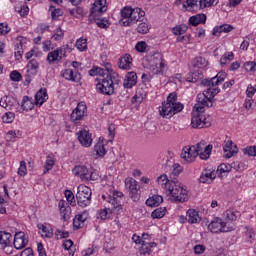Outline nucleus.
Here are the masks:
<instances>
[{
    "instance_id": "7",
    "label": "nucleus",
    "mask_w": 256,
    "mask_h": 256,
    "mask_svg": "<svg viewBox=\"0 0 256 256\" xmlns=\"http://www.w3.org/2000/svg\"><path fill=\"white\" fill-rule=\"evenodd\" d=\"M220 91L221 89L219 88L207 87L204 93L197 95L198 105H195V107H203V110L205 107H213V101H211V99H213L215 95L219 94Z\"/></svg>"
},
{
    "instance_id": "27",
    "label": "nucleus",
    "mask_w": 256,
    "mask_h": 256,
    "mask_svg": "<svg viewBox=\"0 0 256 256\" xmlns=\"http://www.w3.org/2000/svg\"><path fill=\"white\" fill-rule=\"evenodd\" d=\"M186 221L193 225L194 223H201V216L199 212L195 209H189L186 213Z\"/></svg>"
},
{
    "instance_id": "21",
    "label": "nucleus",
    "mask_w": 256,
    "mask_h": 256,
    "mask_svg": "<svg viewBox=\"0 0 256 256\" xmlns=\"http://www.w3.org/2000/svg\"><path fill=\"white\" fill-rule=\"evenodd\" d=\"M27 243H29V240L25 238V233L18 232L14 236V247L15 249H24V247H27Z\"/></svg>"
},
{
    "instance_id": "17",
    "label": "nucleus",
    "mask_w": 256,
    "mask_h": 256,
    "mask_svg": "<svg viewBox=\"0 0 256 256\" xmlns=\"http://www.w3.org/2000/svg\"><path fill=\"white\" fill-rule=\"evenodd\" d=\"M223 151L225 159H231V157H234L235 155H237V153H239V148H237V146L233 147V141L228 140L225 141Z\"/></svg>"
},
{
    "instance_id": "51",
    "label": "nucleus",
    "mask_w": 256,
    "mask_h": 256,
    "mask_svg": "<svg viewBox=\"0 0 256 256\" xmlns=\"http://www.w3.org/2000/svg\"><path fill=\"white\" fill-rule=\"evenodd\" d=\"M172 33L174 35H183V33H187V25L180 24L178 26H175L174 28H172Z\"/></svg>"
},
{
    "instance_id": "59",
    "label": "nucleus",
    "mask_w": 256,
    "mask_h": 256,
    "mask_svg": "<svg viewBox=\"0 0 256 256\" xmlns=\"http://www.w3.org/2000/svg\"><path fill=\"white\" fill-rule=\"evenodd\" d=\"M2 120H3L4 123H13V121L15 120V113H13V112H6L2 116Z\"/></svg>"
},
{
    "instance_id": "48",
    "label": "nucleus",
    "mask_w": 256,
    "mask_h": 256,
    "mask_svg": "<svg viewBox=\"0 0 256 256\" xmlns=\"http://www.w3.org/2000/svg\"><path fill=\"white\" fill-rule=\"evenodd\" d=\"M15 11H17L21 17H27V15H29V6L20 4L19 6L15 7Z\"/></svg>"
},
{
    "instance_id": "6",
    "label": "nucleus",
    "mask_w": 256,
    "mask_h": 256,
    "mask_svg": "<svg viewBox=\"0 0 256 256\" xmlns=\"http://www.w3.org/2000/svg\"><path fill=\"white\" fill-rule=\"evenodd\" d=\"M195 112L192 114L191 125L193 129H203L211 127V119L203 115V107L194 106Z\"/></svg>"
},
{
    "instance_id": "19",
    "label": "nucleus",
    "mask_w": 256,
    "mask_h": 256,
    "mask_svg": "<svg viewBox=\"0 0 256 256\" xmlns=\"http://www.w3.org/2000/svg\"><path fill=\"white\" fill-rule=\"evenodd\" d=\"M58 209L60 211L61 219L67 221L71 215V207L65 200H60L58 203Z\"/></svg>"
},
{
    "instance_id": "29",
    "label": "nucleus",
    "mask_w": 256,
    "mask_h": 256,
    "mask_svg": "<svg viewBox=\"0 0 256 256\" xmlns=\"http://www.w3.org/2000/svg\"><path fill=\"white\" fill-rule=\"evenodd\" d=\"M63 54L59 48H56L54 51L49 52L47 55V61L51 65L55 63V61H61L63 59Z\"/></svg>"
},
{
    "instance_id": "41",
    "label": "nucleus",
    "mask_w": 256,
    "mask_h": 256,
    "mask_svg": "<svg viewBox=\"0 0 256 256\" xmlns=\"http://www.w3.org/2000/svg\"><path fill=\"white\" fill-rule=\"evenodd\" d=\"M255 231L253 228L246 227V230L244 232V239L247 243H253L255 241Z\"/></svg>"
},
{
    "instance_id": "36",
    "label": "nucleus",
    "mask_w": 256,
    "mask_h": 256,
    "mask_svg": "<svg viewBox=\"0 0 256 256\" xmlns=\"http://www.w3.org/2000/svg\"><path fill=\"white\" fill-rule=\"evenodd\" d=\"M239 217H241V212L230 209V210H226L224 212V219L225 221H237V219H239Z\"/></svg>"
},
{
    "instance_id": "2",
    "label": "nucleus",
    "mask_w": 256,
    "mask_h": 256,
    "mask_svg": "<svg viewBox=\"0 0 256 256\" xmlns=\"http://www.w3.org/2000/svg\"><path fill=\"white\" fill-rule=\"evenodd\" d=\"M183 108V104L177 102V93L172 92L168 95L166 101L162 103L161 107L159 108V113L164 119H171L173 115L181 113Z\"/></svg>"
},
{
    "instance_id": "55",
    "label": "nucleus",
    "mask_w": 256,
    "mask_h": 256,
    "mask_svg": "<svg viewBox=\"0 0 256 256\" xmlns=\"http://www.w3.org/2000/svg\"><path fill=\"white\" fill-rule=\"evenodd\" d=\"M65 197H66L68 203H70V205L72 207H76L77 202L75 201V195L73 194V192L71 190L65 191Z\"/></svg>"
},
{
    "instance_id": "63",
    "label": "nucleus",
    "mask_w": 256,
    "mask_h": 256,
    "mask_svg": "<svg viewBox=\"0 0 256 256\" xmlns=\"http://www.w3.org/2000/svg\"><path fill=\"white\" fill-rule=\"evenodd\" d=\"M11 32V28L7 23H0V35H7Z\"/></svg>"
},
{
    "instance_id": "62",
    "label": "nucleus",
    "mask_w": 256,
    "mask_h": 256,
    "mask_svg": "<svg viewBox=\"0 0 256 256\" xmlns=\"http://www.w3.org/2000/svg\"><path fill=\"white\" fill-rule=\"evenodd\" d=\"M135 49L136 51H138V53H145V51H147V42L145 41H140L135 45Z\"/></svg>"
},
{
    "instance_id": "35",
    "label": "nucleus",
    "mask_w": 256,
    "mask_h": 256,
    "mask_svg": "<svg viewBox=\"0 0 256 256\" xmlns=\"http://www.w3.org/2000/svg\"><path fill=\"white\" fill-rule=\"evenodd\" d=\"M111 213H121V211H116L113 209V206L109 208H104L98 212V218L102 219V221H105V219H109L111 217Z\"/></svg>"
},
{
    "instance_id": "44",
    "label": "nucleus",
    "mask_w": 256,
    "mask_h": 256,
    "mask_svg": "<svg viewBox=\"0 0 256 256\" xmlns=\"http://www.w3.org/2000/svg\"><path fill=\"white\" fill-rule=\"evenodd\" d=\"M151 29V25H149V22H140L136 28L137 33H140L141 35H146V33Z\"/></svg>"
},
{
    "instance_id": "43",
    "label": "nucleus",
    "mask_w": 256,
    "mask_h": 256,
    "mask_svg": "<svg viewBox=\"0 0 256 256\" xmlns=\"http://www.w3.org/2000/svg\"><path fill=\"white\" fill-rule=\"evenodd\" d=\"M219 4V0H200L199 8L207 9V7H215Z\"/></svg>"
},
{
    "instance_id": "28",
    "label": "nucleus",
    "mask_w": 256,
    "mask_h": 256,
    "mask_svg": "<svg viewBox=\"0 0 256 256\" xmlns=\"http://www.w3.org/2000/svg\"><path fill=\"white\" fill-rule=\"evenodd\" d=\"M47 99H49V96H47V89L45 88H41L35 95V103L38 107H41Z\"/></svg>"
},
{
    "instance_id": "37",
    "label": "nucleus",
    "mask_w": 256,
    "mask_h": 256,
    "mask_svg": "<svg viewBox=\"0 0 256 256\" xmlns=\"http://www.w3.org/2000/svg\"><path fill=\"white\" fill-rule=\"evenodd\" d=\"M163 201V196L154 195L146 200V205L148 207H159Z\"/></svg>"
},
{
    "instance_id": "18",
    "label": "nucleus",
    "mask_w": 256,
    "mask_h": 256,
    "mask_svg": "<svg viewBox=\"0 0 256 256\" xmlns=\"http://www.w3.org/2000/svg\"><path fill=\"white\" fill-rule=\"evenodd\" d=\"M62 77L66 79V81H72L73 83H79V81H81V73L73 69L64 70L62 72Z\"/></svg>"
},
{
    "instance_id": "42",
    "label": "nucleus",
    "mask_w": 256,
    "mask_h": 256,
    "mask_svg": "<svg viewBox=\"0 0 256 256\" xmlns=\"http://www.w3.org/2000/svg\"><path fill=\"white\" fill-rule=\"evenodd\" d=\"M165 213H167V208L160 207V208L155 209L151 213V217H152V219H163V217H165Z\"/></svg>"
},
{
    "instance_id": "39",
    "label": "nucleus",
    "mask_w": 256,
    "mask_h": 256,
    "mask_svg": "<svg viewBox=\"0 0 256 256\" xmlns=\"http://www.w3.org/2000/svg\"><path fill=\"white\" fill-rule=\"evenodd\" d=\"M201 79H203V73L196 71L188 73L186 81H188V83H197V81H201Z\"/></svg>"
},
{
    "instance_id": "9",
    "label": "nucleus",
    "mask_w": 256,
    "mask_h": 256,
    "mask_svg": "<svg viewBox=\"0 0 256 256\" xmlns=\"http://www.w3.org/2000/svg\"><path fill=\"white\" fill-rule=\"evenodd\" d=\"M233 229V226H227V222H224L221 218H214L208 225V230L211 233H229Z\"/></svg>"
},
{
    "instance_id": "46",
    "label": "nucleus",
    "mask_w": 256,
    "mask_h": 256,
    "mask_svg": "<svg viewBox=\"0 0 256 256\" xmlns=\"http://www.w3.org/2000/svg\"><path fill=\"white\" fill-rule=\"evenodd\" d=\"M207 65H209V62L203 57H196L194 59V67H197L198 69H205Z\"/></svg>"
},
{
    "instance_id": "11",
    "label": "nucleus",
    "mask_w": 256,
    "mask_h": 256,
    "mask_svg": "<svg viewBox=\"0 0 256 256\" xmlns=\"http://www.w3.org/2000/svg\"><path fill=\"white\" fill-rule=\"evenodd\" d=\"M125 189L129 193V197L133 199V201H137L139 199V189H141V186L139 185V182L135 180L134 178H126L125 179Z\"/></svg>"
},
{
    "instance_id": "10",
    "label": "nucleus",
    "mask_w": 256,
    "mask_h": 256,
    "mask_svg": "<svg viewBox=\"0 0 256 256\" xmlns=\"http://www.w3.org/2000/svg\"><path fill=\"white\" fill-rule=\"evenodd\" d=\"M85 115H87V104H85V102H79L70 115V121L77 125L85 119Z\"/></svg>"
},
{
    "instance_id": "32",
    "label": "nucleus",
    "mask_w": 256,
    "mask_h": 256,
    "mask_svg": "<svg viewBox=\"0 0 256 256\" xmlns=\"http://www.w3.org/2000/svg\"><path fill=\"white\" fill-rule=\"evenodd\" d=\"M207 21V15L205 14H198L195 16H191L188 20L189 25H192L193 27H197V25H200V23H205Z\"/></svg>"
},
{
    "instance_id": "61",
    "label": "nucleus",
    "mask_w": 256,
    "mask_h": 256,
    "mask_svg": "<svg viewBox=\"0 0 256 256\" xmlns=\"http://www.w3.org/2000/svg\"><path fill=\"white\" fill-rule=\"evenodd\" d=\"M18 175H20V177H25V175H27V163L25 161L20 162Z\"/></svg>"
},
{
    "instance_id": "56",
    "label": "nucleus",
    "mask_w": 256,
    "mask_h": 256,
    "mask_svg": "<svg viewBox=\"0 0 256 256\" xmlns=\"http://www.w3.org/2000/svg\"><path fill=\"white\" fill-rule=\"evenodd\" d=\"M69 13L72 17H83V15H85V11L81 7L73 8L69 10Z\"/></svg>"
},
{
    "instance_id": "13",
    "label": "nucleus",
    "mask_w": 256,
    "mask_h": 256,
    "mask_svg": "<svg viewBox=\"0 0 256 256\" xmlns=\"http://www.w3.org/2000/svg\"><path fill=\"white\" fill-rule=\"evenodd\" d=\"M121 197H123L122 192L114 191L112 196H108L107 203L113 207L114 211H123V205H121Z\"/></svg>"
},
{
    "instance_id": "14",
    "label": "nucleus",
    "mask_w": 256,
    "mask_h": 256,
    "mask_svg": "<svg viewBox=\"0 0 256 256\" xmlns=\"http://www.w3.org/2000/svg\"><path fill=\"white\" fill-rule=\"evenodd\" d=\"M77 137L80 145L82 147H91L93 145V137L92 134L87 130H80L77 132Z\"/></svg>"
},
{
    "instance_id": "58",
    "label": "nucleus",
    "mask_w": 256,
    "mask_h": 256,
    "mask_svg": "<svg viewBox=\"0 0 256 256\" xmlns=\"http://www.w3.org/2000/svg\"><path fill=\"white\" fill-rule=\"evenodd\" d=\"M243 153L248 157H256V146H247L243 149Z\"/></svg>"
},
{
    "instance_id": "53",
    "label": "nucleus",
    "mask_w": 256,
    "mask_h": 256,
    "mask_svg": "<svg viewBox=\"0 0 256 256\" xmlns=\"http://www.w3.org/2000/svg\"><path fill=\"white\" fill-rule=\"evenodd\" d=\"M233 52H228L224 54L220 59V65H228V63H231L233 61Z\"/></svg>"
},
{
    "instance_id": "31",
    "label": "nucleus",
    "mask_w": 256,
    "mask_h": 256,
    "mask_svg": "<svg viewBox=\"0 0 256 256\" xmlns=\"http://www.w3.org/2000/svg\"><path fill=\"white\" fill-rule=\"evenodd\" d=\"M230 31H233V26L229 24H223V25L214 27L212 31V35H214V37H219L221 33H230Z\"/></svg>"
},
{
    "instance_id": "64",
    "label": "nucleus",
    "mask_w": 256,
    "mask_h": 256,
    "mask_svg": "<svg viewBox=\"0 0 256 256\" xmlns=\"http://www.w3.org/2000/svg\"><path fill=\"white\" fill-rule=\"evenodd\" d=\"M10 79L11 81L19 82L22 79L21 73H19L17 70H14L10 73Z\"/></svg>"
},
{
    "instance_id": "45",
    "label": "nucleus",
    "mask_w": 256,
    "mask_h": 256,
    "mask_svg": "<svg viewBox=\"0 0 256 256\" xmlns=\"http://www.w3.org/2000/svg\"><path fill=\"white\" fill-rule=\"evenodd\" d=\"M211 151H213V145L209 144L206 146L205 150H203L202 152H199L198 155L200 159H202L203 161H207V159L211 157Z\"/></svg>"
},
{
    "instance_id": "8",
    "label": "nucleus",
    "mask_w": 256,
    "mask_h": 256,
    "mask_svg": "<svg viewBox=\"0 0 256 256\" xmlns=\"http://www.w3.org/2000/svg\"><path fill=\"white\" fill-rule=\"evenodd\" d=\"M91 188L83 184L77 188L76 199L79 207L85 208L91 205Z\"/></svg>"
},
{
    "instance_id": "49",
    "label": "nucleus",
    "mask_w": 256,
    "mask_h": 256,
    "mask_svg": "<svg viewBox=\"0 0 256 256\" xmlns=\"http://www.w3.org/2000/svg\"><path fill=\"white\" fill-rule=\"evenodd\" d=\"M184 9H188V11H193V9H197L199 7L197 0H186L183 3Z\"/></svg>"
},
{
    "instance_id": "25",
    "label": "nucleus",
    "mask_w": 256,
    "mask_h": 256,
    "mask_svg": "<svg viewBox=\"0 0 256 256\" xmlns=\"http://www.w3.org/2000/svg\"><path fill=\"white\" fill-rule=\"evenodd\" d=\"M215 177H217L215 171L204 169L200 175L199 183H211Z\"/></svg>"
},
{
    "instance_id": "57",
    "label": "nucleus",
    "mask_w": 256,
    "mask_h": 256,
    "mask_svg": "<svg viewBox=\"0 0 256 256\" xmlns=\"http://www.w3.org/2000/svg\"><path fill=\"white\" fill-rule=\"evenodd\" d=\"M244 69L248 73H255V71H256V62L249 61V62L244 63Z\"/></svg>"
},
{
    "instance_id": "33",
    "label": "nucleus",
    "mask_w": 256,
    "mask_h": 256,
    "mask_svg": "<svg viewBox=\"0 0 256 256\" xmlns=\"http://www.w3.org/2000/svg\"><path fill=\"white\" fill-rule=\"evenodd\" d=\"M11 233L0 232V249H5L11 245Z\"/></svg>"
},
{
    "instance_id": "1",
    "label": "nucleus",
    "mask_w": 256,
    "mask_h": 256,
    "mask_svg": "<svg viewBox=\"0 0 256 256\" xmlns=\"http://www.w3.org/2000/svg\"><path fill=\"white\" fill-rule=\"evenodd\" d=\"M90 77H103L101 82L96 84V89L98 93H102V95H113L115 93V87L119 85L121 80L119 79V74L113 71L111 63H104V68L99 66H93L92 69L89 70Z\"/></svg>"
},
{
    "instance_id": "47",
    "label": "nucleus",
    "mask_w": 256,
    "mask_h": 256,
    "mask_svg": "<svg viewBox=\"0 0 256 256\" xmlns=\"http://www.w3.org/2000/svg\"><path fill=\"white\" fill-rule=\"evenodd\" d=\"M34 107L33 102H31V100H29V96H24L22 99V105L21 108L23 109V111H31Z\"/></svg>"
},
{
    "instance_id": "15",
    "label": "nucleus",
    "mask_w": 256,
    "mask_h": 256,
    "mask_svg": "<svg viewBox=\"0 0 256 256\" xmlns=\"http://www.w3.org/2000/svg\"><path fill=\"white\" fill-rule=\"evenodd\" d=\"M0 106L6 111H13V109L19 107V102L13 96H4L0 99Z\"/></svg>"
},
{
    "instance_id": "40",
    "label": "nucleus",
    "mask_w": 256,
    "mask_h": 256,
    "mask_svg": "<svg viewBox=\"0 0 256 256\" xmlns=\"http://www.w3.org/2000/svg\"><path fill=\"white\" fill-rule=\"evenodd\" d=\"M94 153H96L98 157H105V155H107L105 144H103V142H98L97 144H95Z\"/></svg>"
},
{
    "instance_id": "3",
    "label": "nucleus",
    "mask_w": 256,
    "mask_h": 256,
    "mask_svg": "<svg viewBox=\"0 0 256 256\" xmlns=\"http://www.w3.org/2000/svg\"><path fill=\"white\" fill-rule=\"evenodd\" d=\"M121 19L119 21L120 25L123 27H131L140 21L141 17H145V11L141 8H131L129 6L124 7L121 10Z\"/></svg>"
},
{
    "instance_id": "52",
    "label": "nucleus",
    "mask_w": 256,
    "mask_h": 256,
    "mask_svg": "<svg viewBox=\"0 0 256 256\" xmlns=\"http://www.w3.org/2000/svg\"><path fill=\"white\" fill-rule=\"evenodd\" d=\"M54 166H55V160H53V158L48 156L44 164V174L49 173V171H51V169H53Z\"/></svg>"
},
{
    "instance_id": "5",
    "label": "nucleus",
    "mask_w": 256,
    "mask_h": 256,
    "mask_svg": "<svg viewBox=\"0 0 256 256\" xmlns=\"http://www.w3.org/2000/svg\"><path fill=\"white\" fill-rule=\"evenodd\" d=\"M107 11V0H95L93 6L91 8V13L89 19H94L96 25L100 27V29H107L109 25H107V21L99 19Z\"/></svg>"
},
{
    "instance_id": "20",
    "label": "nucleus",
    "mask_w": 256,
    "mask_h": 256,
    "mask_svg": "<svg viewBox=\"0 0 256 256\" xmlns=\"http://www.w3.org/2000/svg\"><path fill=\"white\" fill-rule=\"evenodd\" d=\"M87 219H89L88 211L77 214L73 219L74 229H81L85 225V221H87Z\"/></svg>"
},
{
    "instance_id": "54",
    "label": "nucleus",
    "mask_w": 256,
    "mask_h": 256,
    "mask_svg": "<svg viewBox=\"0 0 256 256\" xmlns=\"http://www.w3.org/2000/svg\"><path fill=\"white\" fill-rule=\"evenodd\" d=\"M63 37H65V31H63V29H61V27H58L55 30L54 35L52 36V39L54 41H63Z\"/></svg>"
},
{
    "instance_id": "38",
    "label": "nucleus",
    "mask_w": 256,
    "mask_h": 256,
    "mask_svg": "<svg viewBox=\"0 0 256 256\" xmlns=\"http://www.w3.org/2000/svg\"><path fill=\"white\" fill-rule=\"evenodd\" d=\"M38 229L40 230L41 237H46L47 239H51V237H53V229L52 228H49L43 224H39Z\"/></svg>"
},
{
    "instance_id": "22",
    "label": "nucleus",
    "mask_w": 256,
    "mask_h": 256,
    "mask_svg": "<svg viewBox=\"0 0 256 256\" xmlns=\"http://www.w3.org/2000/svg\"><path fill=\"white\" fill-rule=\"evenodd\" d=\"M135 85H137V73L128 72L123 82L124 89H132Z\"/></svg>"
},
{
    "instance_id": "34",
    "label": "nucleus",
    "mask_w": 256,
    "mask_h": 256,
    "mask_svg": "<svg viewBox=\"0 0 256 256\" xmlns=\"http://www.w3.org/2000/svg\"><path fill=\"white\" fill-rule=\"evenodd\" d=\"M39 69V62H37L35 59H31L27 64V73L28 75H32V77H35L37 75Z\"/></svg>"
},
{
    "instance_id": "24",
    "label": "nucleus",
    "mask_w": 256,
    "mask_h": 256,
    "mask_svg": "<svg viewBox=\"0 0 256 256\" xmlns=\"http://www.w3.org/2000/svg\"><path fill=\"white\" fill-rule=\"evenodd\" d=\"M181 157L182 159H185V161H193L195 157H199V151L196 146H191L182 152Z\"/></svg>"
},
{
    "instance_id": "12",
    "label": "nucleus",
    "mask_w": 256,
    "mask_h": 256,
    "mask_svg": "<svg viewBox=\"0 0 256 256\" xmlns=\"http://www.w3.org/2000/svg\"><path fill=\"white\" fill-rule=\"evenodd\" d=\"M227 73L221 71L211 79H204L201 81V85L204 87H211L212 89H219V85L225 81Z\"/></svg>"
},
{
    "instance_id": "16",
    "label": "nucleus",
    "mask_w": 256,
    "mask_h": 256,
    "mask_svg": "<svg viewBox=\"0 0 256 256\" xmlns=\"http://www.w3.org/2000/svg\"><path fill=\"white\" fill-rule=\"evenodd\" d=\"M150 65L151 67H154V73L156 75H159V73H162L163 69L165 68V59H163V56H161V54H158L151 59Z\"/></svg>"
},
{
    "instance_id": "30",
    "label": "nucleus",
    "mask_w": 256,
    "mask_h": 256,
    "mask_svg": "<svg viewBox=\"0 0 256 256\" xmlns=\"http://www.w3.org/2000/svg\"><path fill=\"white\" fill-rule=\"evenodd\" d=\"M131 63H133V58H131V55L126 54L124 57L119 59L118 67L119 69L129 70L131 69Z\"/></svg>"
},
{
    "instance_id": "60",
    "label": "nucleus",
    "mask_w": 256,
    "mask_h": 256,
    "mask_svg": "<svg viewBox=\"0 0 256 256\" xmlns=\"http://www.w3.org/2000/svg\"><path fill=\"white\" fill-rule=\"evenodd\" d=\"M60 51L62 52L63 57H67V53H71L73 51V44H65L61 47H58Z\"/></svg>"
},
{
    "instance_id": "26",
    "label": "nucleus",
    "mask_w": 256,
    "mask_h": 256,
    "mask_svg": "<svg viewBox=\"0 0 256 256\" xmlns=\"http://www.w3.org/2000/svg\"><path fill=\"white\" fill-rule=\"evenodd\" d=\"M72 173L76 177H80L82 181H86L87 176L89 175V169H87V166H75L72 170Z\"/></svg>"
},
{
    "instance_id": "23",
    "label": "nucleus",
    "mask_w": 256,
    "mask_h": 256,
    "mask_svg": "<svg viewBox=\"0 0 256 256\" xmlns=\"http://www.w3.org/2000/svg\"><path fill=\"white\" fill-rule=\"evenodd\" d=\"M156 183H158V185H160L161 189H164V191L167 195V191H169L171 184L175 183V180H169V178L166 176V174H162L157 177Z\"/></svg>"
},
{
    "instance_id": "50",
    "label": "nucleus",
    "mask_w": 256,
    "mask_h": 256,
    "mask_svg": "<svg viewBox=\"0 0 256 256\" xmlns=\"http://www.w3.org/2000/svg\"><path fill=\"white\" fill-rule=\"evenodd\" d=\"M75 47L78 51H87V39L79 38L75 43Z\"/></svg>"
},
{
    "instance_id": "4",
    "label": "nucleus",
    "mask_w": 256,
    "mask_h": 256,
    "mask_svg": "<svg viewBox=\"0 0 256 256\" xmlns=\"http://www.w3.org/2000/svg\"><path fill=\"white\" fill-rule=\"evenodd\" d=\"M166 195L171 197L172 201H175L176 203H185L186 201H189V191H187V187L177 180L170 184Z\"/></svg>"
}]
</instances>
